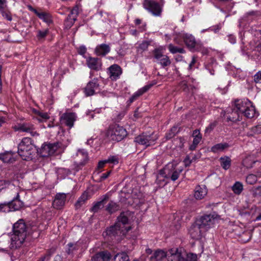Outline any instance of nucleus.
<instances>
[{"mask_svg":"<svg viewBox=\"0 0 261 261\" xmlns=\"http://www.w3.org/2000/svg\"><path fill=\"white\" fill-rule=\"evenodd\" d=\"M111 173V171H109L106 173H102L100 177V181H102L107 178Z\"/></svg>","mask_w":261,"mask_h":261,"instance_id":"nucleus-57","label":"nucleus"},{"mask_svg":"<svg viewBox=\"0 0 261 261\" xmlns=\"http://www.w3.org/2000/svg\"><path fill=\"white\" fill-rule=\"evenodd\" d=\"M86 63L89 68L95 70H100L102 66L101 60L98 58L89 57L86 58Z\"/></svg>","mask_w":261,"mask_h":261,"instance_id":"nucleus-16","label":"nucleus"},{"mask_svg":"<svg viewBox=\"0 0 261 261\" xmlns=\"http://www.w3.org/2000/svg\"><path fill=\"white\" fill-rule=\"evenodd\" d=\"M232 190L237 195H239L243 190V186L242 184L239 181H236L232 186Z\"/></svg>","mask_w":261,"mask_h":261,"instance_id":"nucleus-36","label":"nucleus"},{"mask_svg":"<svg viewBox=\"0 0 261 261\" xmlns=\"http://www.w3.org/2000/svg\"><path fill=\"white\" fill-rule=\"evenodd\" d=\"M249 159H250L249 158H246L245 159H244L243 160V164L244 166H246L247 168L251 167L252 164L254 163V162H253V163H250V164H248L247 162L249 160Z\"/></svg>","mask_w":261,"mask_h":261,"instance_id":"nucleus-59","label":"nucleus"},{"mask_svg":"<svg viewBox=\"0 0 261 261\" xmlns=\"http://www.w3.org/2000/svg\"><path fill=\"white\" fill-rule=\"evenodd\" d=\"M149 44L150 42L149 41H144L142 42L138 45V51L142 52L148 49Z\"/></svg>","mask_w":261,"mask_h":261,"instance_id":"nucleus-44","label":"nucleus"},{"mask_svg":"<svg viewBox=\"0 0 261 261\" xmlns=\"http://www.w3.org/2000/svg\"><path fill=\"white\" fill-rule=\"evenodd\" d=\"M220 219V217L216 212L202 216L197 221L205 231L212 228Z\"/></svg>","mask_w":261,"mask_h":261,"instance_id":"nucleus-6","label":"nucleus"},{"mask_svg":"<svg viewBox=\"0 0 261 261\" xmlns=\"http://www.w3.org/2000/svg\"><path fill=\"white\" fill-rule=\"evenodd\" d=\"M107 73L112 81H116L120 78L122 74V69L118 64H114L108 68Z\"/></svg>","mask_w":261,"mask_h":261,"instance_id":"nucleus-11","label":"nucleus"},{"mask_svg":"<svg viewBox=\"0 0 261 261\" xmlns=\"http://www.w3.org/2000/svg\"><path fill=\"white\" fill-rule=\"evenodd\" d=\"M111 254L108 251H102L96 253L93 257V261H109Z\"/></svg>","mask_w":261,"mask_h":261,"instance_id":"nucleus-22","label":"nucleus"},{"mask_svg":"<svg viewBox=\"0 0 261 261\" xmlns=\"http://www.w3.org/2000/svg\"><path fill=\"white\" fill-rule=\"evenodd\" d=\"M207 190L205 185H198L195 187L194 197L196 199H202L207 194Z\"/></svg>","mask_w":261,"mask_h":261,"instance_id":"nucleus-19","label":"nucleus"},{"mask_svg":"<svg viewBox=\"0 0 261 261\" xmlns=\"http://www.w3.org/2000/svg\"><path fill=\"white\" fill-rule=\"evenodd\" d=\"M181 37L188 48L191 49L195 48L196 41L195 37L192 35L188 33H184L181 34Z\"/></svg>","mask_w":261,"mask_h":261,"instance_id":"nucleus-18","label":"nucleus"},{"mask_svg":"<svg viewBox=\"0 0 261 261\" xmlns=\"http://www.w3.org/2000/svg\"><path fill=\"white\" fill-rule=\"evenodd\" d=\"M16 130L30 133L33 136L38 134L34 131V125L31 123L20 124L14 127Z\"/></svg>","mask_w":261,"mask_h":261,"instance_id":"nucleus-17","label":"nucleus"},{"mask_svg":"<svg viewBox=\"0 0 261 261\" xmlns=\"http://www.w3.org/2000/svg\"><path fill=\"white\" fill-rule=\"evenodd\" d=\"M15 156V154L8 151L0 154V160L4 163H12L16 160Z\"/></svg>","mask_w":261,"mask_h":261,"instance_id":"nucleus-25","label":"nucleus"},{"mask_svg":"<svg viewBox=\"0 0 261 261\" xmlns=\"http://www.w3.org/2000/svg\"><path fill=\"white\" fill-rule=\"evenodd\" d=\"M221 165L225 170H227L230 166L231 160L229 157L225 156L220 158Z\"/></svg>","mask_w":261,"mask_h":261,"instance_id":"nucleus-35","label":"nucleus"},{"mask_svg":"<svg viewBox=\"0 0 261 261\" xmlns=\"http://www.w3.org/2000/svg\"><path fill=\"white\" fill-rule=\"evenodd\" d=\"M26 224L23 219H19L13 226V234L11 235L10 247L12 249H16L20 247L27 236Z\"/></svg>","mask_w":261,"mask_h":261,"instance_id":"nucleus-2","label":"nucleus"},{"mask_svg":"<svg viewBox=\"0 0 261 261\" xmlns=\"http://www.w3.org/2000/svg\"><path fill=\"white\" fill-rule=\"evenodd\" d=\"M86 51H87V48L84 45L80 46L79 47V48H78L79 54H80L81 55L83 56V57H84L85 58H86V57H85L84 56H85V54L86 53Z\"/></svg>","mask_w":261,"mask_h":261,"instance_id":"nucleus-54","label":"nucleus"},{"mask_svg":"<svg viewBox=\"0 0 261 261\" xmlns=\"http://www.w3.org/2000/svg\"><path fill=\"white\" fill-rule=\"evenodd\" d=\"M77 14L78 10L77 8H74L70 10L68 17L66 19V28L67 27H71L73 25L76 19Z\"/></svg>","mask_w":261,"mask_h":261,"instance_id":"nucleus-20","label":"nucleus"},{"mask_svg":"<svg viewBox=\"0 0 261 261\" xmlns=\"http://www.w3.org/2000/svg\"><path fill=\"white\" fill-rule=\"evenodd\" d=\"M168 261H186L181 253V249L176 248H172L167 252Z\"/></svg>","mask_w":261,"mask_h":261,"instance_id":"nucleus-12","label":"nucleus"},{"mask_svg":"<svg viewBox=\"0 0 261 261\" xmlns=\"http://www.w3.org/2000/svg\"><path fill=\"white\" fill-rule=\"evenodd\" d=\"M76 156L81 159L79 164L81 166L85 165L89 159L88 152L84 149H79L76 152Z\"/></svg>","mask_w":261,"mask_h":261,"instance_id":"nucleus-24","label":"nucleus"},{"mask_svg":"<svg viewBox=\"0 0 261 261\" xmlns=\"http://www.w3.org/2000/svg\"><path fill=\"white\" fill-rule=\"evenodd\" d=\"M150 86H145L136 91L129 99V103H132L136 100L139 96L143 94L149 90Z\"/></svg>","mask_w":261,"mask_h":261,"instance_id":"nucleus-27","label":"nucleus"},{"mask_svg":"<svg viewBox=\"0 0 261 261\" xmlns=\"http://www.w3.org/2000/svg\"><path fill=\"white\" fill-rule=\"evenodd\" d=\"M180 87H181V88L184 90V91H187L188 90V85L186 83V82L185 81H183L181 83H180Z\"/></svg>","mask_w":261,"mask_h":261,"instance_id":"nucleus-61","label":"nucleus"},{"mask_svg":"<svg viewBox=\"0 0 261 261\" xmlns=\"http://www.w3.org/2000/svg\"><path fill=\"white\" fill-rule=\"evenodd\" d=\"M35 13L38 16V17L42 19L46 23H50L51 22V19L50 15L49 13L46 12H39L36 10H35Z\"/></svg>","mask_w":261,"mask_h":261,"instance_id":"nucleus-31","label":"nucleus"},{"mask_svg":"<svg viewBox=\"0 0 261 261\" xmlns=\"http://www.w3.org/2000/svg\"><path fill=\"white\" fill-rule=\"evenodd\" d=\"M257 176L253 174L248 175L246 178V182L250 185H253L257 181Z\"/></svg>","mask_w":261,"mask_h":261,"instance_id":"nucleus-45","label":"nucleus"},{"mask_svg":"<svg viewBox=\"0 0 261 261\" xmlns=\"http://www.w3.org/2000/svg\"><path fill=\"white\" fill-rule=\"evenodd\" d=\"M248 107L244 115L248 118L257 117L258 116V113L256 111L255 107L253 106L252 102L250 103V107Z\"/></svg>","mask_w":261,"mask_h":261,"instance_id":"nucleus-29","label":"nucleus"},{"mask_svg":"<svg viewBox=\"0 0 261 261\" xmlns=\"http://www.w3.org/2000/svg\"><path fill=\"white\" fill-rule=\"evenodd\" d=\"M65 202V194H58L53 202L54 207L59 209L64 205Z\"/></svg>","mask_w":261,"mask_h":261,"instance_id":"nucleus-21","label":"nucleus"},{"mask_svg":"<svg viewBox=\"0 0 261 261\" xmlns=\"http://www.w3.org/2000/svg\"><path fill=\"white\" fill-rule=\"evenodd\" d=\"M251 102L248 99H237L235 100L234 107L231 115L227 117L229 121L235 122L240 120V114H244L246 112L248 107H250Z\"/></svg>","mask_w":261,"mask_h":261,"instance_id":"nucleus-3","label":"nucleus"},{"mask_svg":"<svg viewBox=\"0 0 261 261\" xmlns=\"http://www.w3.org/2000/svg\"><path fill=\"white\" fill-rule=\"evenodd\" d=\"M254 81L256 83H261V71H259L254 75Z\"/></svg>","mask_w":261,"mask_h":261,"instance_id":"nucleus-53","label":"nucleus"},{"mask_svg":"<svg viewBox=\"0 0 261 261\" xmlns=\"http://www.w3.org/2000/svg\"><path fill=\"white\" fill-rule=\"evenodd\" d=\"M176 129L177 128L176 127H172L171 130L166 134V139L168 140L172 138L175 135Z\"/></svg>","mask_w":261,"mask_h":261,"instance_id":"nucleus-48","label":"nucleus"},{"mask_svg":"<svg viewBox=\"0 0 261 261\" xmlns=\"http://www.w3.org/2000/svg\"><path fill=\"white\" fill-rule=\"evenodd\" d=\"M113 261H129V256L124 252L119 253L114 256Z\"/></svg>","mask_w":261,"mask_h":261,"instance_id":"nucleus-34","label":"nucleus"},{"mask_svg":"<svg viewBox=\"0 0 261 261\" xmlns=\"http://www.w3.org/2000/svg\"><path fill=\"white\" fill-rule=\"evenodd\" d=\"M134 213L130 211L122 212L117 218L114 225L106 230V234L110 237H121L124 236L132 227L130 223L133 218Z\"/></svg>","mask_w":261,"mask_h":261,"instance_id":"nucleus-1","label":"nucleus"},{"mask_svg":"<svg viewBox=\"0 0 261 261\" xmlns=\"http://www.w3.org/2000/svg\"><path fill=\"white\" fill-rule=\"evenodd\" d=\"M59 147L58 143H44L41 147L40 151L42 155L47 156L53 154Z\"/></svg>","mask_w":261,"mask_h":261,"instance_id":"nucleus-13","label":"nucleus"},{"mask_svg":"<svg viewBox=\"0 0 261 261\" xmlns=\"http://www.w3.org/2000/svg\"><path fill=\"white\" fill-rule=\"evenodd\" d=\"M107 135L110 140L118 142L127 136V132L123 126L115 124L110 126Z\"/></svg>","mask_w":261,"mask_h":261,"instance_id":"nucleus-5","label":"nucleus"},{"mask_svg":"<svg viewBox=\"0 0 261 261\" xmlns=\"http://www.w3.org/2000/svg\"><path fill=\"white\" fill-rule=\"evenodd\" d=\"M106 160L107 163L116 165L119 163V157L118 155H110L108 157V159Z\"/></svg>","mask_w":261,"mask_h":261,"instance_id":"nucleus-46","label":"nucleus"},{"mask_svg":"<svg viewBox=\"0 0 261 261\" xmlns=\"http://www.w3.org/2000/svg\"><path fill=\"white\" fill-rule=\"evenodd\" d=\"M256 13L257 12L254 11L249 12L245 14L243 19L247 22L252 21L256 17Z\"/></svg>","mask_w":261,"mask_h":261,"instance_id":"nucleus-42","label":"nucleus"},{"mask_svg":"<svg viewBox=\"0 0 261 261\" xmlns=\"http://www.w3.org/2000/svg\"><path fill=\"white\" fill-rule=\"evenodd\" d=\"M168 49L172 54H176L177 53L183 54L185 53L184 48L175 46L172 44H169Z\"/></svg>","mask_w":261,"mask_h":261,"instance_id":"nucleus-40","label":"nucleus"},{"mask_svg":"<svg viewBox=\"0 0 261 261\" xmlns=\"http://www.w3.org/2000/svg\"><path fill=\"white\" fill-rule=\"evenodd\" d=\"M6 0H0V10L4 9L6 6Z\"/></svg>","mask_w":261,"mask_h":261,"instance_id":"nucleus-62","label":"nucleus"},{"mask_svg":"<svg viewBox=\"0 0 261 261\" xmlns=\"http://www.w3.org/2000/svg\"><path fill=\"white\" fill-rule=\"evenodd\" d=\"M110 51V46L106 44L97 45L95 49V53L97 56H105Z\"/></svg>","mask_w":261,"mask_h":261,"instance_id":"nucleus-26","label":"nucleus"},{"mask_svg":"<svg viewBox=\"0 0 261 261\" xmlns=\"http://www.w3.org/2000/svg\"><path fill=\"white\" fill-rule=\"evenodd\" d=\"M158 139V137L154 133L150 134L143 133L135 138V142L146 147L154 144Z\"/></svg>","mask_w":261,"mask_h":261,"instance_id":"nucleus-8","label":"nucleus"},{"mask_svg":"<svg viewBox=\"0 0 261 261\" xmlns=\"http://www.w3.org/2000/svg\"><path fill=\"white\" fill-rule=\"evenodd\" d=\"M252 132L255 134H261V124H258L251 128Z\"/></svg>","mask_w":261,"mask_h":261,"instance_id":"nucleus-52","label":"nucleus"},{"mask_svg":"<svg viewBox=\"0 0 261 261\" xmlns=\"http://www.w3.org/2000/svg\"><path fill=\"white\" fill-rule=\"evenodd\" d=\"M120 209V206L115 202L111 201L107 205L106 210L111 213H114Z\"/></svg>","mask_w":261,"mask_h":261,"instance_id":"nucleus-32","label":"nucleus"},{"mask_svg":"<svg viewBox=\"0 0 261 261\" xmlns=\"http://www.w3.org/2000/svg\"><path fill=\"white\" fill-rule=\"evenodd\" d=\"M104 201L105 199H102V200L98 201L96 203H95L92 207L91 211L93 213H96L100 209L103 208L105 204Z\"/></svg>","mask_w":261,"mask_h":261,"instance_id":"nucleus-39","label":"nucleus"},{"mask_svg":"<svg viewBox=\"0 0 261 261\" xmlns=\"http://www.w3.org/2000/svg\"><path fill=\"white\" fill-rule=\"evenodd\" d=\"M38 115L39 117V118H38V120L40 121L46 120L48 119H49V116L48 115V114L46 113L39 112L38 113Z\"/></svg>","mask_w":261,"mask_h":261,"instance_id":"nucleus-49","label":"nucleus"},{"mask_svg":"<svg viewBox=\"0 0 261 261\" xmlns=\"http://www.w3.org/2000/svg\"><path fill=\"white\" fill-rule=\"evenodd\" d=\"M167 179L164 176L161 174V170H160L159 173L156 176V183L159 185V186H164L167 184L166 181Z\"/></svg>","mask_w":261,"mask_h":261,"instance_id":"nucleus-33","label":"nucleus"},{"mask_svg":"<svg viewBox=\"0 0 261 261\" xmlns=\"http://www.w3.org/2000/svg\"><path fill=\"white\" fill-rule=\"evenodd\" d=\"M99 84L97 79L89 82L84 89V92L87 96L94 94L96 90H99Z\"/></svg>","mask_w":261,"mask_h":261,"instance_id":"nucleus-15","label":"nucleus"},{"mask_svg":"<svg viewBox=\"0 0 261 261\" xmlns=\"http://www.w3.org/2000/svg\"><path fill=\"white\" fill-rule=\"evenodd\" d=\"M144 8L155 16H160L162 8L159 3L153 0H145L143 2Z\"/></svg>","mask_w":261,"mask_h":261,"instance_id":"nucleus-10","label":"nucleus"},{"mask_svg":"<svg viewBox=\"0 0 261 261\" xmlns=\"http://www.w3.org/2000/svg\"><path fill=\"white\" fill-rule=\"evenodd\" d=\"M35 148L32 139L29 137L22 139L18 146V153L23 160H27L31 158L34 153Z\"/></svg>","mask_w":261,"mask_h":261,"instance_id":"nucleus-4","label":"nucleus"},{"mask_svg":"<svg viewBox=\"0 0 261 261\" xmlns=\"http://www.w3.org/2000/svg\"><path fill=\"white\" fill-rule=\"evenodd\" d=\"M157 62L159 64H160L163 67L168 66L170 65L171 64V61L169 57L167 55H165V56H163V57H162Z\"/></svg>","mask_w":261,"mask_h":261,"instance_id":"nucleus-41","label":"nucleus"},{"mask_svg":"<svg viewBox=\"0 0 261 261\" xmlns=\"http://www.w3.org/2000/svg\"><path fill=\"white\" fill-rule=\"evenodd\" d=\"M161 170V174L163 175L164 177L174 181L179 177L182 169L177 168L176 165L173 163H169Z\"/></svg>","mask_w":261,"mask_h":261,"instance_id":"nucleus-7","label":"nucleus"},{"mask_svg":"<svg viewBox=\"0 0 261 261\" xmlns=\"http://www.w3.org/2000/svg\"><path fill=\"white\" fill-rule=\"evenodd\" d=\"M76 119L77 116L75 113L66 110V126L69 127V128H72Z\"/></svg>","mask_w":261,"mask_h":261,"instance_id":"nucleus-23","label":"nucleus"},{"mask_svg":"<svg viewBox=\"0 0 261 261\" xmlns=\"http://www.w3.org/2000/svg\"><path fill=\"white\" fill-rule=\"evenodd\" d=\"M189 231L192 238L199 240L201 239L203 233L205 231L202 228V226L199 225V223L197 220L196 223L190 227Z\"/></svg>","mask_w":261,"mask_h":261,"instance_id":"nucleus-14","label":"nucleus"},{"mask_svg":"<svg viewBox=\"0 0 261 261\" xmlns=\"http://www.w3.org/2000/svg\"><path fill=\"white\" fill-rule=\"evenodd\" d=\"M193 136L194 139L193 142L195 144H198L202 139V136L198 129H195L193 131Z\"/></svg>","mask_w":261,"mask_h":261,"instance_id":"nucleus-38","label":"nucleus"},{"mask_svg":"<svg viewBox=\"0 0 261 261\" xmlns=\"http://www.w3.org/2000/svg\"><path fill=\"white\" fill-rule=\"evenodd\" d=\"M228 40L231 44H234L236 42V37L233 35H229L227 36Z\"/></svg>","mask_w":261,"mask_h":261,"instance_id":"nucleus-58","label":"nucleus"},{"mask_svg":"<svg viewBox=\"0 0 261 261\" xmlns=\"http://www.w3.org/2000/svg\"><path fill=\"white\" fill-rule=\"evenodd\" d=\"M46 258H47V259L49 258V255L48 254L42 256L37 261H44Z\"/></svg>","mask_w":261,"mask_h":261,"instance_id":"nucleus-64","label":"nucleus"},{"mask_svg":"<svg viewBox=\"0 0 261 261\" xmlns=\"http://www.w3.org/2000/svg\"><path fill=\"white\" fill-rule=\"evenodd\" d=\"M107 163L106 160L99 161L98 164V168H102L103 167L105 164Z\"/></svg>","mask_w":261,"mask_h":261,"instance_id":"nucleus-63","label":"nucleus"},{"mask_svg":"<svg viewBox=\"0 0 261 261\" xmlns=\"http://www.w3.org/2000/svg\"><path fill=\"white\" fill-rule=\"evenodd\" d=\"M167 252L159 250H156L150 257V261H160L165 257H167Z\"/></svg>","mask_w":261,"mask_h":261,"instance_id":"nucleus-28","label":"nucleus"},{"mask_svg":"<svg viewBox=\"0 0 261 261\" xmlns=\"http://www.w3.org/2000/svg\"><path fill=\"white\" fill-rule=\"evenodd\" d=\"M2 16L8 21L12 20V16L9 12L4 11V9L0 10Z\"/></svg>","mask_w":261,"mask_h":261,"instance_id":"nucleus-50","label":"nucleus"},{"mask_svg":"<svg viewBox=\"0 0 261 261\" xmlns=\"http://www.w3.org/2000/svg\"><path fill=\"white\" fill-rule=\"evenodd\" d=\"M88 199V194L86 193H83L81 196L79 198L77 201L76 202L75 205L76 207L79 206H81L82 204H83Z\"/></svg>","mask_w":261,"mask_h":261,"instance_id":"nucleus-43","label":"nucleus"},{"mask_svg":"<svg viewBox=\"0 0 261 261\" xmlns=\"http://www.w3.org/2000/svg\"><path fill=\"white\" fill-rule=\"evenodd\" d=\"M19 194L17 193L16 197L8 204H0V211L9 212L19 210L23 205V203L19 200Z\"/></svg>","mask_w":261,"mask_h":261,"instance_id":"nucleus-9","label":"nucleus"},{"mask_svg":"<svg viewBox=\"0 0 261 261\" xmlns=\"http://www.w3.org/2000/svg\"><path fill=\"white\" fill-rule=\"evenodd\" d=\"M154 58L158 61L160 60L162 57L165 56V55L163 54V47H159L158 48H155L154 49L153 51Z\"/></svg>","mask_w":261,"mask_h":261,"instance_id":"nucleus-37","label":"nucleus"},{"mask_svg":"<svg viewBox=\"0 0 261 261\" xmlns=\"http://www.w3.org/2000/svg\"><path fill=\"white\" fill-rule=\"evenodd\" d=\"M216 126V123L213 122L209 124V125L206 127L205 129V133H210Z\"/></svg>","mask_w":261,"mask_h":261,"instance_id":"nucleus-55","label":"nucleus"},{"mask_svg":"<svg viewBox=\"0 0 261 261\" xmlns=\"http://www.w3.org/2000/svg\"><path fill=\"white\" fill-rule=\"evenodd\" d=\"M68 253L70 254V253H72L74 250L77 249V246L76 244H73L71 243H69L68 244Z\"/></svg>","mask_w":261,"mask_h":261,"instance_id":"nucleus-56","label":"nucleus"},{"mask_svg":"<svg viewBox=\"0 0 261 261\" xmlns=\"http://www.w3.org/2000/svg\"><path fill=\"white\" fill-rule=\"evenodd\" d=\"M210 29H211L210 30V31H213L215 33H217L221 29V27H220L219 25H217L210 27Z\"/></svg>","mask_w":261,"mask_h":261,"instance_id":"nucleus-60","label":"nucleus"},{"mask_svg":"<svg viewBox=\"0 0 261 261\" xmlns=\"http://www.w3.org/2000/svg\"><path fill=\"white\" fill-rule=\"evenodd\" d=\"M229 147L227 143H221L214 145L211 148V151L214 153H217L224 151Z\"/></svg>","mask_w":261,"mask_h":261,"instance_id":"nucleus-30","label":"nucleus"},{"mask_svg":"<svg viewBox=\"0 0 261 261\" xmlns=\"http://www.w3.org/2000/svg\"><path fill=\"white\" fill-rule=\"evenodd\" d=\"M186 261H197V256L196 254H194L192 253H190L187 254V258L186 259Z\"/></svg>","mask_w":261,"mask_h":261,"instance_id":"nucleus-51","label":"nucleus"},{"mask_svg":"<svg viewBox=\"0 0 261 261\" xmlns=\"http://www.w3.org/2000/svg\"><path fill=\"white\" fill-rule=\"evenodd\" d=\"M49 30L48 29H45L43 30H39L38 31L37 37L38 39H41L44 38L46 35L48 34Z\"/></svg>","mask_w":261,"mask_h":261,"instance_id":"nucleus-47","label":"nucleus"}]
</instances>
